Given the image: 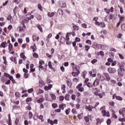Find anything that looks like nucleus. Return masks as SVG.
I'll list each match as a JSON object with an SVG mask.
<instances>
[{"mask_svg":"<svg viewBox=\"0 0 125 125\" xmlns=\"http://www.w3.org/2000/svg\"><path fill=\"white\" fill-rule=\"evenodd\" d=\"M121 71L118 72V75L119 77H123L124 76V73H123V68L122 67H120Z\"/></svg>","mask_w":125,"mask_h":125,"instance_id":"a211bd4d","label":"nucleus"},{"mask_svg":"<svg viewBox=\"0 0 125 125\" xmlns=\"http://www.w3.org/2000/svg\"><path fill=\"white\" fill-rule=\"evenodd\" d=\"M69 34L68 33L66 35V37L65 38V41H70V37H69Z\"/></svg>","mask_w":125,"mask_h":125,"instance_id":"4c0bfd02","label":"nucleus"},{"mask_svg":"<svg viewBox=\"0 0 125 125\" xmlns=\"http://www.w3.org/2000/svg\"><path fill=\"white\" fill-rule=\"evenodd\" d=\"M102 122L101 121V119H100V118H97L96 119V125H101V123Z\"/></svg>","mask_w":125,"mask_h":125,"instance_id":"412c9836","label":"nucleus"},{"mask_svg":"<svg viewBox=\"0 0 125 125\" xmlns=\"http://www.w3.org/2000/svg\"><path fill=\"white\" fill-rule=\"evenodd\" d=\"M86 43H88V44L91 45V43H92V42H91V41L88 40L86 41Z\"/></svg>","mask_w":125,"mask_h":125,"instance_id":"13d9d810","label":"nucleus"},{"mask_svg":"<svg viewBox=\"0 0 125 125\" xmlns=\"http://www.w3.org/2000/svg\"><path fill=\"white\" fill-rule=\"evenodd\" d=\"M68 34H69V35H72L73 37L76 36V33H75V31H73L72 32H68Z\"/></svg>","mask_w":125,"mask_h":125,"instance_id":"09e8293b","label":"nucleus"},{"mask_svg":"<svg viewBox=\"0 0 125 125\" xmlns=\"http://www.w3.org/2000/svg\"><path fill=\"white\" fill-rule=\"evenodd\" d=\"M72 112L73 114H77V110H76V108H73L72 109Z\"/></svg>","mask_w":125,"mask_h":125,"instance_id":"0e129e2a","label":"nucleus"},{"mask_svg":"<svg viewBox=\"0 0 125 125\" xmlns=\"http://www.w3.org/2000/svg\"><path fill=\"white\" fill-rule=\"evenodd\" d=\"M118 17H119V18H120V21H121V22H122V21H124V20L125 19V17H122L120 15H118Z\"/></svg>","mask_w":125,"mask_h":125,"instance_id":"c03bdc74","label":"nucleus"},{"mask_svg":"<svg viewBox=\"0 0 125 125\" xmlns=\"http://www.w3.org/2000/svg\"><path fill=\"white\" fill-rule=\"evenodd\" d=\"M118 121H119V122H125V118H119Z\"/></svg>","mask_w":125,"mask_h":125,"instance_id":"774afa93","label":"nucleus"},{"mask_svg":"<svg viewBox=\"0 0 125 125\" xmlns=\"http://www.w3.org/2000/svg\"><path fill=\"white\" fill-rule=\"evenodd\" d=\"M125 108L121 109L119 111L120 115H122L123 118H125Z\"/></svg>","mask_w":125,"mask_h":125,"instance_id":"f8f14e48","label":"nucleus"},{"mask_svg":"<svg viewBox=\"0 0 125 125\" xmlns=\"http://www.w3.org/2000/svg\"><path fill=\"white\" fill-rule=\"evenodd\" d=\"M116 98V100L119 101H123V98L120 96H117V94H114L112 96V99H115Z\"/></svg>","mask_w":125,"mask_h":125,"instance_id":"f03ea898","label":"nucleus"},{"mask_svg":"<svg viewBox=\"0 0 125 125\" xmlns=\"http://www.w3.org/2000/svg\"><path fill=\"white\" fill-rule=\"evenodd\" d=\"M52 106L53 108H54V109H56V108H57V107H58V104H52Z\"/></svg>","mask_w":125,"mask_h":125,"instance_id":"ea45409f","label":"nucleus"},{"mask_svg":"<svg viewBox=\"0 0 125 125\" xmlns=\"http://www.w3.org/2000/svg\"><path fill=\"white\" fill-rule=\"evenodd\" d=\"M65 88H66V85H65V84H62V90H63V91H62V93H65V92H66L65 91Z\"/></svg>","mask_w":125,"mask_h":125,"instance_id":"393cba45","label":"nucleus"},{"mask_svg":"<svg viewBox=\"0 0 125 125\" xmlns=\"http://www.w3.org/2000/svg\"><path fill=\"white\" fill-rule=\"evenodd\" d=\"M78 90L81 92H83V91H84V88L83 87H81L78 89Z\"/></svg>","mask_w":125,"mask_h":125,"instance_id":"5fc2aeb1","label":"nucleus"},{"mask_svg":"<svg viewBox=\"0 0 125 125\" xmlns=\"http://www.w3.org/2000/svg\"><path fill=\"white\" fill-rule=\"evenodd\" d=\"M39 40H40V37L39 36H37V35H34L33 36V42H36V41H37V42H38V41H39Z\"/></svg>","mask_w":125,"mask_h":125,"instance_id":"f3484780","label":"nucleus"},{"mask_svg":"<svg viewBox=\"0 0 125 125\" xmlns=\"http://www.w3.org/2000/svg\"><path fill=\"white\" fill-rule=\"evenodd\" d=\"M33 118V113L32 112H29V119H32Z\"/></svg>","mask_w":125,"mask_h":125,"instance_id":"3c124183","label":"nucleus"},{"mask_svg":"<svg viewBox=\"0 0 125 125\" xmlns=\"http://www.w3.org/2000/svg\"><path fill=\"white\" fill-rule=\"evenodd\" d=\"M121 29H122V30H125V23H122L121 24Z\"/></svg>","mask_w":125,"mask_h":125,"instance_id":"69168bd1","label":"nucleus"},{"mask_svg":"<svg viewBox=\"0 0 125 125\" xmlns=\"http://www.w3.org/2000/svg\"><path fill=\"white\" fill-rule=\"evenodd\" d=\"M111 123V119H108L106 121V124L107 125H109Z\"/></svg>","mask_w":125,"mask_h":125,"instance_id":"e2e57ef3","label":"nucleus"},{"mask_svg":"<svg viewBox=\"0 0 125 125\" xmlns=\"http://www.w3.org/2000/svg\"><path fill=\"white\" fill-rule=\"evenodd\" d=\"M32 101V98H27L26 100V102H31Z\"/></svg>","mask_w":125,"mask_h":125,"instance_id":"338daca9","label":"nucleus"},{"mask_svg":"<svg viewBox=\"0 0 125 125\" xmlns=\"http://www.w3.org/2000/svg\"><path fill=\"white\" fill-rule=\"evenodd\" d=\"M48 15L50 17H52V16H54V13H53V12H52V13L49 12V13H48Z\"/></svg>","mask_w":125,"mask_h":125,"instance_id":"864d4df0","label":"nucleus"},{"mask_svg":"<svg viewBox=\"0 0 125 125\" xmlns=\"http://www.w3.org/2000/svg\"><path fill=\"white\" fill-rule=\"evenodd\" d=\"M107 71L109 72V73H110V74H115V73L116 72L115 68L111 67L108 68L107 69Z\"/></svg>","mask_w":125,"mask_h":125,"instance_id":"39448f33","label":"nucleus"},{"mask_svg":"<svg viewBox=\"0 0 125 125\" xmlns=\"http://www.w3.org/2000/svg\"><path fill=\"white\" fill-rule=\"evenodd\" d=\"M69 98H70V95H69V94H66L65 97H64V99L66 101H69L70 100Z\"/></svg>","mask_w":125,"mask_h":125,"instance_id":"aec40b11","label":"nucleus"},{"mask_svg":"<svg viewBox=\"0 0 125 125\" xmlns=\"http://www.w3.org/2000/svg\"><path fill=\"white\" fill-rule=\"evenodd\" d=\"M37 28L40 30L41 33H42V27L41 26V25H38Z\"/></svg>","mask_w":125,"mask_h":125,"instance_id":"2f4dec72","label":"nucleus"},{"mask_svg":"<svg viewBox=\"0 0 125 125\" xmlns=\"http://www.w3.org/2000/svg\"><path fill=\"white\" fill-rule=\"evenodd\" d=\"M82 26L83 28H84V29H86V28H87V25H86V23H83Z\"/></svg>","mask_w":125,"mask_h":125,"instance_id":"052dcab7","label":"nucleus"},{"mask_svg":"<svg viewBox=\"0 0 125 125\" xmlns=\"http://www.w3.org/2000/svg\"><path fill=\"white\" fill-rule=\"evenodd\" d=\"M65 114L66 115H68L70 114V112H71V108H68V109L65 110Z\"/></svg>","mask_w":125,"mask_h":125,"instance_id":"a878e982","label":"nucleus"},{"mask_svg":"<svg viewBox=\"0 0 125 125\" xmlns=\"http://www.w3.org/2000/svg\"><path fill=\"white\" fill-rule=\"evenodd\" d=\"M20 56L21 58H23V59H24L25 60V59H26V57L25 56V55L23 53H21L20 54Z\"/></svg>","mask_w":125,"mask_h":125,"instance_id":"7c9ffc66","label":"nucleus"},{"mask_svg":"<svg viewBox=\"0 0 125 125\" xmlns=\"http://www.w3.org/2000/svg\"><path fill=\"white\" fill-rule=\"evenodd\" d=\"M94 94V95H96V96H99V98H102L103 97V95L100 93H99L98 91L95 92Z\"/></svg>","mask_w":125,"mask_h":125,"instance_id":"9b49d317","label":"nucleus"},{"mask_svg":"<svg viewBox=\"0 0 125 125\" xmlns=\"http://www.w3.org/2000/svg\"><path fill=\"white\" fill-rule=\"evenodd\" d=\"M84 48H85V51H88V49H89V48H90V46L86 45H85Z\"/></svg>","mask_w":125,"mask_h":125,"instance_id":"58836bf2","label":"nucleus"},{"mask_svg":"<svg viewBox=\"0 0 125 125\" xmlns=\"http://www.w3.org/2000/svg\"><path fill=\"white\" fill-rule=\"evenodd\" d=\"M37 19L38 20H39L40 21H41V20H42V16H41L40 14H38L37 15Z\"/></svg>","mask_w":125,"mask_h":125,"instance_id":"e433bc0d","label":"nucleus"},{"mask_svg":"<svg viewBox=\"0 0 125 125\" xmlns=\"http://www.w3.org/2000/svg\"><path fill=\"white\" fill-rule=\"evenodd\" d=\"M8 50L10 54H14L15 53V52L13 51V45L12 43L9 44Z\"/></svg>","mask_w":125,"mask_h":125,"instance_id":"f257e3e1","label":"nucleus"},{"mask_svg":"<svg viewBox=\"0 0 125 125\" xmlns=\"http://www.w3.org/2000/svg\"><path fill=\"white\" fill-rule=\"evenodd\" d=\"M82 86H83V83H80L76 86V88L77 89H79V88L82 87Z\"/></svg>","mask_w":125,"mask_h":125,"instance_id":"8fccbe9b","label":"nucleus"},{"mask_svg":"<svg viewBox=\"0 0 125 125\" xmlns=\"http://www.w3.org/2000/svg\"><path fill=\"white\" fill-rule=\"evenodd\" d=\"M18 42L20 43V44H22V43L23 42V39L19 38L18 40Z\"/></svg>","mask_w":125,"mask_h":125,"instance_id":"79ce46f5","label":"nucleus"},{"mask_svg":"<svg viewBox=\"0 0 125 125\" xmlns=\"http://www.w3.org/2000/svg\"><path fill=\"white\" fill-rule=\"evenodd\" d=\"M4 76L6 78H9V79H10L11 77H12V76H11L10 75L8 74V73H4Z\"/></svg>","mask_w":125,"mask_h":125,"instance_id":"603ef678","label":"nucleus"},{"mask_svg":"<svg viewBox=\"0 0 125 125\" xmlns=\"http://www.w3.org/2000/svg\"><path fill=\"white\" fill-rule=\"evenodd\" d=\"M38 119L41 120V122H44V119H43V115H40Z\"/></svg>","mask_w":125,"mask_h":125,"instance_id":"bb28decb","label":"nucleus"},{"mask_svg":"<svg viewBox=\"0 0 125 125\" xmlns=\"http://www.w3.org/2000/svg\"><path fill=\"white\" fill-rule=\"evenodd\" d=\"M100 83V81L98 79H96L95 81L93 82V86H96L98 85Z\"/></svg>","mask_w":125,"mask_h":125,"instance_id":"6e6552de","label":"nucleus"},{"mask_svg":"<svg viewBox=\"0 0 125 125\" xmlns=\"http://www.w3.org/2000/svg\"><path fill=\"white\" fill-rule=\"evenodd\" d=\"M59 6L62 8H64V7H66V3L64 2H61L59 4Z\"/></svg>","mask_w":125,"mask_h":125,"instance_id":"2eb2a0df","label":"nucleus"},{"mask_svg":"<svg viewBox=\"0 0 125 125\" xmlns=\"http://www.w3.org/2000/svg\"><path fill=\"white\" fill-rule=\"evenodd\" d=\"M21 24L22 25V28H24V29H26V25H25V21H22L21 22Z\"/></svg>","mask_w":125,"mask_h":125,"instance_id":"c9c22d12","label":"nucleus"},{"mask_svg":"<svg viewBox=\"0 0 125 125\" xmlns=\"http://www.w3.org/2000/svg\"><path fill=\"white\" fill-rule=\"evenodd\" d=\"M102 114L104 117H110V112H106L105 110H102Z\"/></svg>","mask_w":125,"mask_h":125,"instance_id":"20e7f679","label":"nucleus"},{"mask_svg":"<svg viewBox=\"0 0 125 125\" xmlns=\"http://www.w3.org/2000/svg\"><path fill=\"white\" fill-rule=\"evenodd\" d=\"M46 57H48L49 59H51L52 58V55H50L49 53H47L46 54Z\"/></svg>","mask_w":125,"mask_h":125,"instance_id":"a18cd8bd","label":"nucleus"},{"mask_svg":"<svg viewBox=\"0 0 125 125\" xmlns=\"http://www.w3.org/2000/svg\"><path fill=\"white\" fill-rule=\"evenodd\" d=\"M66 104H62L59 105V108L61 109L62 110H64V108H65Z\"/></svg>","mask_w":125,"mask_h":125,"instance_id":"4468645a","label":"nucleus"},{"mask_svg":"<svg viewBox=\"0 0 125 125\" xmlns=\"http://www.w3.org/2000/svg\"><path fill=\"white\" fill-rule=\"evenodd\" d=\"M100 46H101V49H102L103 50H105V49H106V48L107 47V45H106L101 44L100 45Z\"/></svg>","mask_w":125,"mask_h":125,"instance_id":"5701e85b","label":"nucleus"},{"mask_svg":"<svg viewBox=\"0 0 125 125\" xmlns=\"http://www.w3.org/2000/svg\"><path fill=\"white\" fill-rule=\"evenodd\" d=\"M47 122L49 124H50V125H53V121L50 119H48Z\"/></svg>","mask_w":125,"mask_h":125,"instance_id":"bf43d9fd","label":"nucleus"},{"mask_svg":"<svg viewBox=\"0 0 125 125\" xmlns=\"http://www.w3.org/2000/svg\"><path fill=\"white\" fill-rule=\"evenodd\" d=\"M85 85H87V86L88 87H89V88H90V87H93V83L92 84V83H89V82H88V83H86V84H85Z\"/></svg>","mask_w":125,"mask_h":125,"instance_id":"6ab92c4d","label":"nucleus"},{"mask_svg":"<svg viewBox=\"0 0 125 125\" xmlns=\"http://www.w3.org/2000/svg\"><path fill=\"white\" fill-rule=\"evenodd\" d=\"M65 42H66V39L64 37H61L60 40V42L61 43H64Z\"/></svg>","mask_w":125,"mask_h":125,"instance_id":"4be33fe9","label":"nucleus"},{"mask_svg":"<svg viewBox=\"0 0 125 125\" xmlns=\"http://www.w3.org/2000/svg\"><path fill=\"white\" fill-rule=\"evenodd\" d=\"M7 46V44L6 43V42L5 41L4 42H2L1 44L0 45V48H5Z\"/></svg>","mask_w":125,"mask_h":125,"instance_id":"9d476101","label":"nucleus"},{"mask_svg":"<svg viewBox=\"0 0 125 125\" xmlns=\"http://www.w3.org/2000/svg\"><path fill=\"white\" fill-rule=\"evenodd\" d=\"M97 61H98V60H97V59H94L91 61V62L92 63V64H95V63H96V62H97Z\"/></svg>","mask_w":125,"mask_h":125,"instance_id":"49530a36","label":"nucleus"},{"mask_svg":"<svg viewBox=\"0 0 125 125\" xmlns=\"http://www.w3.org/2000/svg\"><path fill=\"white\" fill-rule=\"evenodd\" d=\"M100 26L102 28H104L105 27L106 25L105 24V23H104V22H100Z\"/></svg>","mask_w":125,"mask_h":125,"instance_id":"a19ab883","label":"nucleus"},{"mask_svg":"<svg viewBox=\"0 0 125 125\" xmlns=\"http://www.w3.org/2000/svg\"><path fill=\"white\" fill-rule=\"evenodd\" d=\"M48 65L50 69H53V66H52V63H51V62H49Z\"/></svg>","mask_w":125,"mask_h":125,"instance_id":"473e14b6","label":"nucleus"},{"mask_svg":"<svg viewBox=\"0 0 125 125\" xmlns=\"http://www.w3.org/2000/svg\"><path fill=\"white\" fill-rule=\"evenodd\" d=\"M83 116V113H81L80 114H78L77 117H78V119H79V120H81V119H82Z\"/></svg>","mask_w":125,"mask_h":125,"instance_id":"c756f323","label":"nucleus"},{"mask_svg":"<svg viewBox=\"0 0 125 125\" xmlns=\"http://www.w3.org/2000/svg\"><path fill=\"white\" fill-rule=\"evenodd\" d=\"M104 76L105 81H106L107 82H110V81L111 80V77H110V75H109L108 73H104Z\"/></svg>","mask_w":125,"mask_h":125,"instance_id":"7ed1b4c3","label":"nucleus"},{"mask_svg":"<svg viewBox=\"0 0 125 125\" xmlns=\"http://www.w3.org/2000/svg\"><path fill=\"white\" fill-rule=\"evenodd\" d=\"M85 109L88 110V111H89V112H92V109H94V106L91 105H86L85 106Z\"/></svg>","mask_w":125,"mask_h":125,"instance_id":"0eeeda50","label":"nucleus"},{"mask_svg":"<svg viewBox=\"0 0 125 125\" xmlns=\"http://www.w3.org/2000/svg\"><path fill=\"white\" fill-rule=\"evenodd\" d=\"M89 73L90 76H91V77H96V73H95L94 69H93L91 71H89Z\"/></svg>","mask_w":125,"mask_h":125,"instance_id":"1a4fd4ad","label":"nucleus"},{"mask_svg":"<svg viewBox=\"0 0 125 125\" xmlns=\"http://www.w3.org/2000/svg\"><path fill=\"white\" fill-rule=\"evenodd\" d=\"M38 8L40 10V11H42V7L41 4L39 3L38 4Z\"/></svg>","mask_w":125,"mask_h":125,"instance_id":"c85d7f7f","label":"nucleus"},{"mask_svg":"<svg viewBox=\"0 0 125 125\" xmlns=\"http://www.w3.org/2000/svg\"><path fill=\"white\" fill-rule=\"evenodd\" d=\"M97 55L98 56H99V55H101V56H102L103 57H104V56L105 55V54H104V52H103V51H100L99 52H98Z\"/></svg>","mask_w":125,"mask_h":125,"instance_id":"dca6fc26","label":"nucleus"},{"mask_svg":"<svg viewBox=\"0 0 125 125\" xmlns=\"http://www.w3.org/2000/svg\"><path fill=\"white\" fill-rule=\"evenodd\" d=\"M10 81H11L12 83H15V80H14V79L13 78V77H10Z\"/></svg>","mask_w":125,"mask_h":125,"instance_id":"4d7b16f0","label":"nucleus"},{"mask_svg":"<svg viewBox=\"0 0 125 125\" xmlns=\"http://www.w3.org/2000/svg\"><path fill=\"white\" fill-rule=\"evenodd\" d=\"M98 77L99 79H100V81H101L102 82L105 80V78L104 77V76H102V75L100 73L98 74Z\"/></svg>","mask_w":125,"mask_h":125,"instance_id":"ddd939ff","label":"nucleus"},{"mask_svg":"<svg viewBox=\"0 0 125 125\" xmlns=\"http://www.w3.org/2000/svg\"><path fill=\"white\" fill-rule=\"evenodd\" d=\"M33 57L35 58H38L39 57V55L37 53H33Z\"/></svg>","mask_w":125,"mask_h":125,"instance_id":"680f3d73","label":"nucleus"},{"mask_svg":"<svg viewBox=\"0 0 125 125\" xmlns=\"http://www.w3.org/2000/svg\"><path fill=\"white\" fill-rule=\"evenodd\" d=\"M87 74V72H86V71H83V72L82 75H83V79H85V76H86Z\"/></svg>","mask_w":125,"mask_h":125,"instance_id":"cd10ccee","label":"nucleus"},{"mask_svg":"<svg viewBox=\"0 0 125 125\" xmlns=\"http://www.w3.org/2000/svg\"><path fill=\"white\" fill-rule=\"evenodd\" d=\"M51 97L53 100H55L56 99V96L55 94H51Z\"/></svg>","mask_w":125,"mask_h":125,"instance_id":"de8ad7c7","label":"nucleus"},{"mask_svg":"<svg viewBox=\"0 0 125 125\" xmlns=\"http://www.w3.org/2000/svg\"><path fill=\"white\" fill-rule=\"evenodd\" d=\"M21 24L22 25V28H24V29H26V25H25V21H22L21 22Z\"/></svg>","mask_w":125,"mask_h":125,"instance_id":"f704fd0d","label":"nucleus"},{"mask_svg":"<svg viewBox=\"0 0 125 125\" xmlns=\"http://www.w3.org/2000/svg\"><path fill=\"white\" fill-rule=\"evenodd\" d=\"M38 103H42V102H43V99L41 98L37 100Z\"/></svg>","mask_w":125,"mask_h":125,"instance_id":"37998d69","label":"nucleus"},{"mask_svg":"<svg viewBox=\"0 0 125 125\" xmlns=\"http://www.w3.org/2000/svg\"><path fill=\"white\" fill-rule=\"evenodd\" d=\"M72 28L74 31H79V26L77 25H74Z\"/></svg>","mask_w":125,"mask_h":125,"instance_id":"b1692460","label":"nucleus"},{"mask_svg":"<svg viewBox=\"0 0 125 125\" xmlns=\"http://www.w3.org/2000/svg\"><path fill=\"white\" fill-rule=\"evenodd\" d=\"M80 74H81V72L79 71V69H77L76 72L73 71L72 72V75L73 77H78Z\"/></svg>","mask_w":125,"mask_h":125,"instance_id":"423d86ee","label":"nucleus"},{"mask_svg":"<svg viewBox=\"0 0 125 125\" xmlns=\"http://www.w3.org/2000/svg\"><path fill=\"white\" fill-rule=\"evenodd\" d=\"M19 123V118H17L15 121V125H17Z\"/></svg>","mask_w":125,"mask_h":125,"instance_id":"6e6d98bb","label":"nucleus"},{"mask_svg":"<svg viewBox=\"0 0 125 125\" xmlns=\"http://www.w3.org/2000/svg\"><path fill=\"white\" fill-rule=\"evenodd\" d=\"M21 24L22 25V28H24V29H26V25H25V21H22L21 22Z\"/></svg>","mask_w":125,"mask_h":125,"instance_id":"72a5a7b5","label":"nucleus"}]
</instances>
